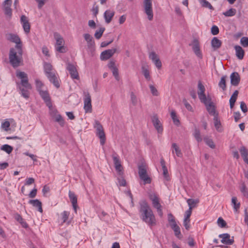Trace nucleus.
I'll list each match as a JSON object with an SVG mask.
<instances>
[{
	"label": "nucleus",
	"mask_w": 248,
	"mask_h": 248,
	"mask_svg": "<svg viewBox=\"0 0 248 248\" xmlns=\"http://www.w3.org/2000/svg\"><path fill=\"white\" fill-rule=\"evenodd\" d=\"M140 213L141 219L150 227H151L156 225V221L155 216L145 201L140 203Z\"/></svg>",
	"instance_id": "nucleus-1"
},
{
	"label": "nucleus",
	"mask_w": 248,
	"mask_h": 248,
	"mask_svg": "<svg viewBox=\"0 0 248 248\" xmlns=\"http://www.w3.org/2000/svg\"><path fill=\"white\" fill-rule=\"evenodd\" d=\"M22 54V46H17L10 48L9 54V62L14 68L23 64Z\"/></svg>",
	"instance_id": "nucleus-2"
},
{
	"label": "nucleus",
	"mask_w": 248,
	"mask_h": 248,
	"mask_svg": "<svg viewBox=\"0 0 248 248\" xmlns=\"http://www.w3.org/2000/svg\"><path fill=\"white\" fill-rule=\"evenodd\" d=\"M138 173L140 179L143 182V184H149L152 182V179L148 176L147 167L145 165L141 164L138 167Z\"/></svg>",
	"instance_id": "nucleus-3"
},
{
	"label": "nucleus",
	"mask_w": 248,
	"mask_h": 248,
	"mask_svg": "<svg viewBox=\"0 0 248 248\" xmlns=\"http://www.w3.org/2000/svg\"><path fill=\"white\" fill-rule=\"evenodd\" d=\"M94 127L96 129V136L100 139V144L104 145L106 142V138L102 125L98 121L95 120Z\"/></svg>",
	"instance_id": "nucleus-4"
},
{
	"label": "nucleus",
	"mask_w": 248,
	"mask_h": 248,
	"mask_svg": "<svg viewBox=\"0 0 248 248\" xmlns=\"http://www.w3.org/2000/svg\"><path fill=\"white\" fill-rule=\"evenodd\" d=\"M209 114L211 116H213L214 124L216 130L219 132L223 131L220 119L218 117V112L217 109H207Z\"/></svg>",
	"instance_id": "nucleus-5"
},
{
	"label": "nucleus",
	"mask_w": 248,
	"mask_h": 248,
	"mask_svg": "<svg viewBox=\"0 0 248 248\" xmlns=\"http://www.w3.org/2000/svg\"><path fill=\"white\" fill-rule=\"evenodd\" d=\"M49 114L51 121L58 123L61 127L64 126V120L57 109H50Z\"/></svg>",
	"instance_id": "nucleus-6"
},
{
	"label": "nucleus",
	"mask_w": 248,
	"mask_h": 248,
	"mask_svg": "<svg viewBox=\"0 0 248 248\" xmlns=\"http://www.w3.org/2000/svg\"><path fill=\"white\" fill-rule=\"evenodd\" d=\"M54 38L56 40V49L60 53H64L66 51V48L64 46V41L63 38L58 33H55Z\"/></svg>",
	"instance_id": "nucleus-7"
},
{
	"label": "nucleus",
	"mask_w": 248,
	"mask_h": 248,
	"mask_svg": "<svg viewBox=\"0 0 248 248\" xmlns=\"http://www.w3.org/2000/svg\"><path fill=\"white\" fill-rule=\"evenodd\" d=\"M144 12L148 16V19L151 21L153 19V12L152 9V0H144Z\"/></svg>",
	"instance_id": "nucleus-8"
},
{
	"label": "nucleus",
	"mask_w": 248,
	"mask_h": 248,
	"mask_svg": "<svg viewBox=\"0 0 248 248\" xmlns=\"http://www.w3.org/2000/svg\"><path fill=\"white\" fill-rule=\"evenodd\" d=\"M151 121L157 130L159 134H161L163 131V125L159 120V118L156 114H154L151 116Z\"/></svg>",
	"instance_id": "nucleus-9"
},
{
	"label": "nucleus",
	"mask_w": 248,
	"mask_h": 248,
	"mask_svg": "<svg viewBox=\"0 0 248 248\" xmlns=\"http://www.w3.org/2000/svg\"><path fill=\"white\" fill-rule=\"evenodd\" d=\"M5 38L7 40L16 43L15 46H19L20 47L22 46L21 40L17 34L8 33L5 34Z\"/></svg>",
	"instance_id": "nucleus-10"
},
{
	"label": "nucleus",
	"mask_w": 248,
	"mask_h": 248,
	"mask_svg": "<svg viewBox=\"0 0 248 248\" xmlns=\"http://www.w3.org/2000/svg\"><path fill=\"white\" fill-rule=\"evenodd\" d=\"M150 199L152 202V204L154 208H156L157 210V212L160 217H162L163 216V212L161 209V205L159 203V198L156 195H154L153 196H150Z\"/></svg>",
	"instance_id": "nucleus-11"
},
{
	"label": "nucleus",
	"mask_w": 248,
	"mask_h": 248,
	"mask_svg": "<svg viewBox=\"0 0 248 248\" xmlns=\"http://www.w3.org/2000/svg\"><path fill=\"white\" fill-rule=\"evenodd\" d=\"M50 82L57 88H59L60 86L58 75L56 74L55 71H52L46 74Z\"/></svg>",
	"instance_id": "nucleus-12"
},
{
	"label": "nucleus",
	"mask_w": 248,
	"mask_h": 248,
	"mask_svg": "<svg viewBox=\"0 0 248 248\" xmlns=\"http://www.w3.org/2000/svg\"><path fill=\"white\" fill-rule=\"evenodd\" d=\"M199 98L201 102L205 105L207 108H215V104L212 101L211 98L209 96H206V95H204Z\"/></svg>",
	"instance_id": "nucleus-13"
},
{
	"label": "nucleus",
	"mask_w": 248,
	"mask_h": 248,
	"mask_svg": "<svg viewBox=\"0 0 248 248\" xmlns=\"http://www.w3.org/2000/svg\"><path fill=\"white\" fill-rule=\"evenodd\" d=\"M199 98L201 102L205 105L207 108H215V104L212 101L211 98L209 96H206V95H204Z\"/></svg>",
	"instance_id": "nucleus-14"
},
{
	"label": "nucleus",
	"mask_w": 248,
	"mask_h": 248,
	"mask_svg": "<svg viewBox=\"0 0 248 248\" xmlns=\"http://www.w3.org/2000/svg\"><path fill=\"white\" fill-rule=\"evenodd\" d=\"M116 48H112L106 50L100 54V59L102 61H106L111 58L116 52Z\"/></svg>",
	"instance_id": "nucleus-15"
},
{
	"label": "nucleus",
	"mask_w": 248,
	"mask_h": 248,
	"mask_svg": "<svg viewBox=\"0 0 248 248\" xmlns=\"http://www.w3.org/2000/svg\"><path fill=\"white\" fill-rule=\"evenodd\" d=\"M67 69L68 70L71 77L73 79H79V75L76 66L71 63H68L67 65Z\"/></svg>",
	"instance_id": "nucleus-16"
},
{
	"label": "nucleus",
	"mask_w": 248,
	"mask_h": 248,
	"mask_svg": "<svg viewBox=\"0 0 248 248\" xmlns=\"http://www.w3.org/2000/svg\"><path fill=\"white\" fill-rule=\"evenodd\" d=\"M39 94L45 101L46 106L49 108H51L52 107V104L48 93L47 91H40Z\"/></svg>",
	"instance_id": "nucleus-17"
},
{
	"label": "nucleus",
	"mask_w": 248,
	"mask_h": 248,
	"mask_svg": "<svg viewBox=\"0 0 248 248\" xmlns=\"http://www.w3.org/2000/svg\"><path fill=\"white\" fill-rule=\"evenodd\" d=\"M84 37L87 42L88 48L91 51H93L95 48V42L93 37L89 33L84 34Z\"/></svg>",
	"instance_id": "nucleus-18"
},
{
	"label": "nucleus",
	"mask_w": 248,
	"mask_h": 248,
	"mask_svg": "<svg viewBox=\"0 0 248 248\" xmlns=\"http://www.w3.org/2000/svg\"><path fill=\"white\" fill-rule=\"evenodd\" d=\"M219 237L222 238L221 242L226 245H231L234 243L233 236L230 238L229 233H223L219 235Z\"/></svg>",
	"instance_id": "nucleus-19"
},
{
	"label": "nucleus",
	"mask_w": 248,
	"mask_h": 248,
	"mask_svg": "<svg viewBox=\"0 0 248 248\" xmlns=\"http://www.w3.org/2000/svg\"><path fill=\"white\" fill-rule=\"evenodd\" d=\"M190 46H192V49L197 57L200 58H202V54L200 50V44L197 39H194L192 44H190Z\"/></svg>",
	"instance_id": "nucleus-20"
},
{
	"label": "nucleus",
	"mask_w": 248,
	"mask_h": 248,
	"mask_svg": "<svg viewBox=\"0 0 248 248\" xmlns=\"http://www.w3.org/2000/svg\"><path fill=\"white\" fill-rule=\"evenodd\" d=\"M112 158L113 160V162L115 165V168L116 171L118 172L119 175H123V171H122V166L121 164V161H120L118 157L116 156L115 155H112Z\"/></svg>",
	"instance_id": "nucleus-21"
},
{
	"label": "nucleus",
	"mask_w": 248,
	"mask_h": 248,
	"mask_svg": "<svg viewBox=\"0 0 248 248\" xmlns=\"http://www.w3.org/2000/svg\"><path fill=\"white\" fill-rule=\"evenodd\" d=\"M20 21L22 24L23 28L24 31L26 33H29L30 31L31 25L28 21L27 17L25 15L21 16Z\"/></svg>",
	"instance_id": "nucleus-22"
},
{
	"label": "nucleus",
	"mask_w": 248,
	"mask_h": 248,
	"mask_svg": "<svg viewBox=\"0 0 248 248\" xmlns=\"http://www.w3.org/2000/svg\"><path fill=\"white\" fill-rule=\"evenodd\" d=\"M12 0H5L3 2V9L5 14L8 16L10 17L12 16V9L11 6L12 5Z\"/></svg>",
	"instance_id": "nucleus-23"
},
{
	"label": "nucleus",
	"mask_w": 248,
	"mask_h": 248,
	"mask_svg": "<svg viewBox=\"0 0 248 248\" xmlns=\"http://www.w3.org/2000/svg\"><path fill=\"white\" fill-rule=\"evenodd\" d=\"M231 83L232 86H237L240 82V76L238 73L235 72L231 74L230 76Z\"/></svg>",
	"instance_id": "nucleus-24"
},
{
	"label": "nucleus",
	"mask_w": 248,
	"mask_h": 248,
	"mask_svg": "<svg viewBox=\"0 0 248 248\" xmlns=\"http://www.w3.org/2000/svg\"><path fill=\"white\" fill-rule=\"evenodd\" d=\"M69 197L70 198V201L72 204V206L75 210V212L77 213V208L78 207L77 204V196L74 193L71 192V191H69Z\"/></svg>",
	"instance_id": "nucleus-25"
},
{
	"label": "nucleus",
	"mask_w": 248,
	"mask_h": 248,
	"mask_svg": "<svg viewBox=\"0 0 248 248\" xmlns=\"http://www.w3.org/2000/svg\"><path fill=\"white\" fill-rule=\"evenodd\" d=\"M115 15V12L111 10H106L104 14V18L106 23L107 24L109 23Z\"/></svg>",
	"instance_id": "nucleus-26"
},
{
	"label": "nucleus",
	"mask_w": 248,
	"mask_h": 248,
	"mask_svg": "<svg viewBox=\"0 0 248 248\" xmlns=\"http://www.w3.org/2000/svg\"><path fill=\"white\" fill-rule=\"evenodd\" d=\"M84 108H92L91 97L89 93H84Z\"/></svg>",
	"instance_id": "nucleus-27"
},
{
	"label": "nucleus",
	"mask_w": 248,
	"mask_h": 248,
	"mask_svg": "<svg viewBox=\"0 0 248 248\" xmlns=\"http://www.w3.org/2000/svg\"><path fill=\"white\" fill-rule=\"evenodd\" d=\"M211 46L214 50L219 49L222 45V42L217 37H214L211 40Z\"/></svg>",
	"instance_id": "nucleus-28"
},
{
	"label": "nucleus",
	"mask_w": 248,
	"mask_h": 248,
	"mask_svg": "<svg viewBox=\"0 0 248 248\" xmlns=\"http://www.w3.org/2000/svg\"><path fill=\"white\" fill-rule=\"evenodd\" d=\"M239 151L244 161L248 164V150L246 147L242 146L239 149Z\"/></svg>",
	"instance_id": "nucleus-29"
},
{
	"label": "nucleus",
	"mask_w": 248,
	"mask_h": 248,
	"mask_svg": "<svg viewBox=\"0 0 248 248\" xmlns=\"http://www.w3.org/2000/svg\"><path fill=\"white\" fill-rule=\"evenodd\" d=\"M29 203L32 204L34 207L37 208L38 211L41 213L43 212L42 202L38 200H30Z\"/></svg>",
	"instance_id": "nucleus-30"
},
{
	"label": "nucleus",
	"mask_w": 248,
	"mask_h": 248,
	"mask_svg": "<svg viewBox=\"0 0 248 248\" xmlns=\"http://www.w3.org/2000/svg\"><path fill=\"white\" fill-rule=\"evenodd\" d=\"M234 48L236 52V56L239 60H242L244 58L245 51L241 46H235Z\"/></svg>",
	"instance_id": "nucleus-31"
},
{
	"label": "nucleus",
	"mask_w": 248,
	"mask_h": 248,
	"mask_svg": "<svg viewBox=\"0 0 248 248\" xmlns=\"http://www.w3.org/2000/svg\"><path fill=\"white\" fill-rule=\"evenodd\" d=\"M170 226L173 230L175 235L178 238H181L182 236L181 233L180 228L177 223L171 224Z\"/></svg>",
	"instance_id": "nucleus-32"
},
{
	"label": "nucleus",
	"mask_w": 248,
	"mask_h": 248,
	"mask_svg": "<svg viewBox=\"0 0 248 248\" xmlns=\"http://www.w3.org/2000/svg\"><path fill=\"white\" fill-rule=\"evenodd\" d=\"M205 88L204 86L202 84V81L199 80L198 83V97H200L202 96L205 94Z\"/></svg>",
	"instance_id": "nucleus-33"
},
{
	"label": "nucleus",
	"mask_w": 248,
	"mask_h": 248,
	"mask_svg": "<svg viewBox=\"0 0 248 248\" xmlns=\"http://www.w3.org/2000/svg\"><path fill=\"white\" fill-rule=\"evenodd\" d=\"M238 94V91L237 90L235 91L233 94L232 95L231 98L230 99V106L231 108H232L234 107L235 102L237 99V96Z\"/></svg>",
	"instance_id": "nucleus-34"
},
{
	"label": "nucleus",
	"mask_w": 248,
	"mask_h": 248,
	"mask_svg": "<svg viewBox=\"0 0 248 248\" xmlns=\"http://www.w3.org/2000/svg\"><path fill=\"white\" fill-rule=\"evenodd\" d=\"M227 76L226 75L223 76L220 79L218 83V86L222 89L223 91H225L226 89V79Z\"/></svg>",
	"instance_id": "nucleus-35"
},
{
	"label": "nucleus",
	"mask_w": 248,
	"mask_h": 248,
	"mask_svg": "<svg viewBox=\"0 0 248 248\" xmlns=\"http://www.w3.org/2000/svg\"><path fill=\"white\" fill-rule=\"evenodd\" d=\"M170 116L174 124L176 126H179L180 124V122L178 118L176 112L174 111H172L170 113Z\"/></svg>",
	"instance_id": "nucleus-36"
},
{
	"label": "nucleus",
	"mask_w": 248,
	"mask_h": 248,
	"mask_svg": "<svg viewBox=\"0 0 248 248\" xmlns=\"http://www.w3.org/2000/svg\"><path fill=\"white\" fill-rule=\"evenodd\" d=\"M172 148L174 150L176 155L178 157H182L183 154L178 146L175 143H173L171 145Z\"/></svg>",
	"instance_id": "nucleus-37"
},
{
	"label": "nucleus",
	"mask_w": 248,
	"mask_h": 248,
	"mask_svg": "<svg viewBox=\"0 0 248 248\" xmlns=\"http://www.w3.org/2000/svg\"><path fill=\"white\" fill-rule=\"evenodd\" d=\"M199 202V200L198 199H188L187 200V204L189 206V208H191L192 209L193 208L196 207V204Z\"/></svg>",
	"instance_id": "nucleus-38"
},
{
	"label": "nucleus",
	"mask_w": 248,
	"mask_h": 248,
	"mask_svg": "<svg viewBox=\"0 0 248 248\" xmlns=\"http://www.w3.org/2000/svg\"><path fill=\"white\" fill-rule=\"evenodd\" d=\"M232 203L233 205L234 210L237 211L240 208V202H237V199L236 197H233L232 198Z\"/></svg>",
	"instance_id": "nucleus-39"
},
{
	"label": "nucleus",
	"mask_w": 248,
	"mask_h": 248,
	"mask_svg": "<svg viewBox=\"0 0 248 248\" xmlns=\"http://www.w3.org/2000/svg\"><path fill=\"white\" fill-rule=\"evenodd\" d=\"M0 149L5 151L7 154H10L13 150V148L11 146L8 144H4L1 146Z\"/></svg>",
	"instance_id": "nucleus-40"
},
{
	"label": "nucleus",
	"mask_w": 248,
	"mask_h": 248,
	"mask_svg": "<svg viewBox=\"0 0 248 248\" xmlns=\"http://www.w3.org/2000/svg\"><path fill=\"white\" fill-rule=\"evenodd\" d=\"M16 75L21 80L28 79V75L24 72L17 71Z\"/></svg>",
	"instance_id": "nucleus-41"
},
{
	"label": "nucleus",
	"mask_w": 248,
	"mask_h": 248,
	"mask_svg": "<svg viewBox=\"0 0 248 248\" xmlns=\"http://www.w3.org/2000/svg\"><path fill=\"white\" fill-rule=\"evenodd\" d=\"M199 1L203 7L208 8L210 10H214L212 5L206 0H199Z\"/></svg>",
	"instance_id": "nucleus-42"
},
{
	"label": "nucleus",
	"mask_w": 248,
	"mask_h": 248,
	"mask_svg": "<svg viewBox=\"0 0 248 248\" xmlns=\"http://www.w3.org/2000/svg\"><path fill=\"white\" fill-rule=\"evenodd\" d=\"M44 68L45 74L51 72L53 70L52 65L49 63L45 62Z\"/></svg>",
	"instance_id": "nucleus-43"
},
{
	"label": "nucleus",
	"mask_w": 248,
	"mask_h": 248,
	"mask_svg": "<svg viewBox=\"0 0 248 248\" xmlns=\"http://www.w3.org/2000/svg\"><path fill=\"white\" fill-rule=\"evenodd\" d=\"M203 140L207 145H208L210 148L214 149L215 148V145L212 140L206 137L203 138Z\"/></svg>",
	"instance_id": "nucleus-44"
},
{
	"label": "nucleus",
	"mask_w": 248,
	"mask_h": 248,
	"mask_svg": "<svg viewBox=\"0 0 248 248\" xmlns=\"http://www.w3.org/2000/svg\"><path fill=\"white\" fill-rule=\"evenodd\" d=\"M105 30V28L102 27L99 29L98 31H96L94 34V37L97 39H99L102 36L104 31Z\"/></svg>",
	"instance_id": "nucleus-45"
},
{
	"label": "nucleus",
	"mask_w": 248,
	"mask_h": 248,
	"mask_svg": "<svg viewBox=\"0 0 248 248\" xmlns=\"http://www.w3.org/2000/svg\"><path fill=\"white\" fill-rule=\"evenodd\" d=\"M236 11L235 9L231 8L223 13L226 16H232L236 14Z\"/></svg>",
	"instance_id": "nucleus-46"
},
{
	"label": "nucleus",
	"mask_w": 248,
	"mask_h": 248,
	"mask_svg": "<svg viewBox=\"0 0 248 248\" xmlns=\"http://www.w3.org/2000/svg\"><path fill=\"white\" fill-rule=\"evenodd\" d=\"M21 85L26 89H31V86L29 82V79L22 80L20 82Z\"/></svg>",
	"instance_id": "nucleus-47"
},
{
	"label": "nucleus",
	"mask_w": 248,
	"mask_h": 248,
	"mask_svg": "<svg viewBox=\"0 0 248 248\" xmlns=\"http://www.w3.org/2000/svg\"><path fill=\"white\" fill-rule=\"evenodd\" d=\"M240 191L243 193L244 196L248 198V191L244 183L241 184Z\"/></svg>",
	"instance_id": "nucleus-48"
},
{
	"label": "nucleus",
	"mask_w": 248,
	"mask_h": 248,
	"mask_svg": "<svg viewBox=\"0 0 248 248\" xmlns=\"http://www.w3.org/2000/svg\"><path fill=\"white\" fill-rule=\"evenodd\" d=\"M194 136L198 142L202 141V138L201 136L200 132L198 129L195 128L194 133Z\"/></svg>",
	"instance_id": "nucleus-49"
},
{
	"label": "nucleus",
	"mask_w": 248,
	"mask_h": 248,
	"mask_svg": "<svg viewBox=\"0 0 248 248\" xmlns=\"http://www.w3.org/2000/svg\"><path fill=\"white\" fill-rule=\"evenodd\" d=\"M217 222L218 225L221 228H225L227 226L226 221L221 217L218 218Z\"/></svg>",
	"instance_id": "nucleus-50"
},
{
	"label": "nucleus",
	"mask_w": 248,
	"mask_h": 248,
	"mask_svg": "<svg viewBox=\"0 0 248 248\" xmlns=\"http://www.w3.org/2000/svg\"><path fill=\"white\" fill-rule=\"evenodd\" d=\"M10 123L9 121H6L2 123L1 124V128L5 131H8L10 130Z\"/></svg>",
	"instance_id": "nucleus-51"
},
{
	"label": "nucleus",
	"mask_w": 248,
	"mask_h": 248,
	"mask_svg": "<svg viewBox=\"0 0 248 248\" xmlns=\"http://www.w3.org/2000/svg\"><path fill=\"white\" fill-rule=\"evenodd\" d=\"M240 43L244 47H248V37H242L240 40Z\"/></svg>",
	"instance_id": "nucleus-52"
},
{
	"label": "nucleus",
	"mask_w": 248,
	"mask_h": 248,
	"mask_svg": "<svg viewBox=\"0 0 248 248\" xmlns=\"http://www.w3.org/2000/svg\"><path fill=\"white\" fill-rule=\"evenodd\" d=\"M168 221L170 223V225L173 223H176L175 217L173 216L171 213H170L168 215Z\"/></svg>",
	"instance_id": "nucleus-53"
},
{
	"label": "nucleus",
	"mask_w": 248,
	"mask_h": 248,
	"mask_svg": "<svg viewBox=\"0 0 248 248\" xmlns=\"http://www.w3.org/2000/svg\"><path fill=\"white\" fill-rule=\"evenodd\" d=\"M69 215V212L64 211L62 213V219L63 223H65L67 220Z\"/></svg>",
	"instance_id": "nucleus-54"
},
{
	"label": "nucleus",
	"mask_w": 248,
	"mask_h": 248,
	"mask_svg": "<svg viewBox=\"0 0 248 248\" xmlns=\"http://www.w3.org/2000/svg\"><path fill=\"white\" fill-rule=\"evenodd\" d=\"M20 89L22 96L26 98H28L29 96V93L28 91L29 89H24V88H21V87H20Z\"/></svg>",
	"instance_id": "nucleus-55"
},
{
	"label": "nucleus",
	"mask_w": 248,
	"mask_h": 248,
	"mask_svg": "<svg viewBox=\"0 0 248 248\" xmlns=\"http://www.w3.org/2000/svg\"><path fill=\"white\" fill-rule=\"evenodd\" d=\"M113 75L114 76L115 78L117 80L119 81L120 80V77L119 76V72H118V69L117 68H114L113 69L111 70Z\"/></svg>",
	"instance_id": "nucleus-56"
},
{
	"label": "nucleus",
	"mask_w": 248,
	"mask_h": 248,
	"mask_svg": "<svg viewBox=\"0 0 248 248\" xmlns=\"http://www.w3.org/2000/svg\"><path fill=\"white\" fill-rule=\"evenodd\" d=\"M149 57L153 62L155 61V60L159 59L158 56L154 51L150 53Z\"/></svg>",
	"instance_id": "nucleus-57"
},
{
	"label": "nucleus",
	"mask_w": 248,
	"mask_h": 248,
	"mask_svg": "<svg viewBox=\"0 0 248 248\" xmlns=\"http://www.w3.org/2000/svg\"><path fill=\"white\" fill-rule=\"evenodd\" d=\"M121 177L118 178L119 185L120 186H125L126 185L125 180L123 178V175H120Z\"/></svg>",
	"instance_id": "nucleus-58"
},
{
	"label": "nucleus",
	"mask_w": 248,
	"mask_h": 248,
	"mask_svg": "<svg viewBox=\"0 0 248 248\" xmlns=\"http://www.w3.org/2000/svg\"><path fill=\"white\" fill-rule=\"evenodd\" d=\"M35 83L37 90L39 92H40V91H42L41 89L43 86L44 84L42 81L38 79H36L35 80Z\"/></svg>",
	"instance_id": "nucleus-59"
},
{
	"label": "nucleus",
	"mask_w": 248,
	"mask_h": 248,
	"mask_svg": "<svg viewBox=\"0 0 248 248\" xmlns=\"http://www.w3.org/2000/svg\"><path fill=\"white\" fill-rule=\"evenodd\" d=\"M149 88H150L151 92L153 95H155V96L158 95V91L154 86H153V85H150Z\"/></svg>",
	"instance_id": "nucleus-60"
},
{
	"label": "nucleus",
	"mask_w": 248,
	"mask_h": 248,
	"mask_svg": "<svg viewBox=\"0 0 248 248\" xmlns=\"http://www.w3.org/2000/svg\"><path fill=\"white\" fill-rule=\"evenodd\" d=\"M162 170H163V176L164 177V178L167 180L168 181L169 180V173H168V169L166 167H164L163 168H162Z\"/></svg>",
	"instance_id": "nucleus-61"
},
{
	"label": "nucleus",
	"mask_w": 248,
	"mask_h": 248,
	"mask_svg": "<svg viewBox=\"0 0 248 248\" xmlns=\"http://www.w3.org/2000/svg\"><path fill=\"white\" fill-rule=\"evenodd\" d=\"M142 73L144 75L145 78L148 80H150V73L148 69L143 68L142 69Z\"/></svg>",
	"instance_id": "nucleus-62"
},
{
	"label": "nucleus",
	"mask_w": 248,
	"mask_h": 248,
	"mask_svg": "<svg viewBox=\"0 0 248 248\" xmlns=\"http://www.w3.org/2000/svg\"><path fill=\"white\" fill-rule=\"evenodd\" d=\"M211 31L213 35H217L219 33V29L217 26L214 25L211 28Z\"/></svg>",
	"instance_id": "nucleus-63"
},
{
	"label": "nucleus",
	"mask_w": 248,
	"mask_h": 248,
	"mask_svg": "<svg viewBox=\"0 0 248 248\" xmlns=\"http://www.w3.org/2000/svg\"><path fill=\"white\" fill-rule=\"evenodd\" d=\"M232 149H233L232 150V155L233 157L237 159H238L240 157L238 152L235 149L234 147H232Z\"/></svg>",
	"instance_id": "nucleus-64"
}]
</instances>
